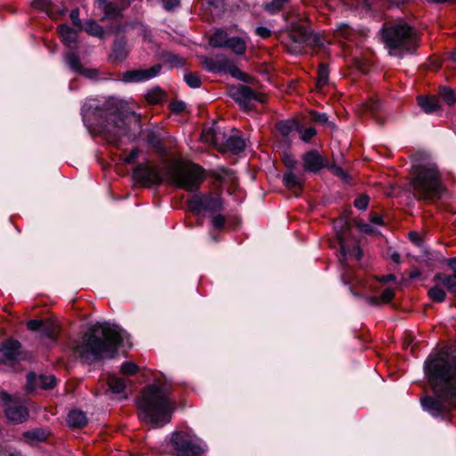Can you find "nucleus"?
Instances as JSON below:
<instances>
[{
	"instance_id": "25",
	"label": "nucleus",
	"mask_w": 456,
	"mask_h": 456,
	"mask_svg": "<svg viewBox=\"0 0 456 456\" xmlns=\"http://www.w3.org/2000/svg\"><path fill=\"white\" fill-rule=\"evenodd\" d=\"M418 103L426 113H434L440 110L438 100L435 97L419 96Z\"/></svg>"
},
{
	"instance_id": "8",
	"label": "nucleus",
	"mask_w": 456,
	"mask_h": 456,
	"mask_svg": "<svg viewBox=\"0 0 456 456\" xmlns=\"http://www.w3.org/2000/svg\"><path fill=\"white\" fill-rule=\"evenodd\" d=\"M289 41L284 43L291 53H301L305 45L322 46L323 44L319 35L312 34L307 27L292 24L289 34Z\"/></svg>"
},
{
	"instance_id": "6",
	"label": "nucleus",
	"mask_w": 456,
	"mask_h": 456,
	"mask_svg": "<svg viewBox=\"0 0 456 456\" xmlns=\"http://www.w3.org/2000/svg\"><path fill=\"white\" fill-rule=\"evenodd\" d=\"M411 188L419 200H433L442 190L440 175L435 165H414L411 169Z\"/></svg>"
},
{
	"instance_id": "62",
	"label": "nucleus",
	"mask_w": 456,
	"mask_h": 456,
	"mask_svg": "<svg viewBox=\"0 0 456 456\" xmlns=\"http://www.w3.org/2000/svg\"><path fill=\"white\" fill-rule=\"evenodd\" d=\"M338 240H339V245H340L342 254L344 256L350 254L349 250L346 247L344 240L342 239V237L340 235L338 236Z\"/></svg>"
},
{
	"instance_id": "37",
	"label": "nucleus",
	"mask_w": 456,
	"mask_h": 456,
	"mask_svg": "<svg viewBox=\"0 0 456 456\" xmlns=\"http://www.w3.org/2000/svg\"><path fill=\"white\" fill-rule=\"evenodd\" d=\"M329 80V69L328 67L322 63L318 69V77H317V87L322 88L325 85H327Z\"/></svg>"
},
{
	"instance_id": "26",
	"label": "nucleus",
	"mask_w": 456,
	"mask_h": 456,
	"mask_svg": "<svg viewBox=\"0 0 456 456\" xmlns=\"http://www.w3.org/2000/svg\"><path fill=\"white\" fill-rule=\"evenodd\" d=\"M127 53L126 43L118 41L114 44L110 58L112 61L121 62L126 58Z\"/></svg>"
},
{
	"instance_id": "55",
	"label": "nucleus",
	"mask_w": 456,
	"mask_h": 456,
	"mask_svg": "<svg viewBox=\"0 0 456 456\" xmlns=\"http://www.w3.org/2000/svg\"><path fill=\"white\" fill-rule=\"evenodd\" d=\"M44 322L37 320H30L27 322V328L31 331H40Z\"/></svg>"
},
{
	"instance_id": "39",
	"label": "nucleus",
	"mask_w": 456,
	"mask_h": 456,
	"mask_svg": "<svg viewBox=\"0 0 456 456\" xmlns=\"http://www.w3.org/2000/svg\"><path fill=\"white\" fill-rule=\"evenodd\" d=\"M227 69L229 73L233 77H236L241 81L246 80L247 75L242 72L240 69H239L237 67L233 66L227 60H224V69Z\"/></svg>"
},
{
	"instance_id": "42",
	"label": "nucleus",
	"mask_w": 456,
	"mask_h": 456,
	"mask_svg": "<svg viewBox=\"0 0 456 456\" xmlns=\"http://www.w3.org/2000/svg\"><path fill=\"white\" fill-rule=\"evenodd\" d=\"M184 81L191 88H199L201 85V80L197 73L185 74Z\"/></svg>"
},
{
	"instance_id": "48",
	"label": "nucleus",
	"mask_w": 456,
	"mask_h": 456,
	"mask_svg": "<svg viewBox=\"0 0 456 456\" xmlns=\"http://www.w3.org/2000/svg\"><path fill=\"white\" fill-rule=\"evenodd\" d=\"M367 110L371 113H376L381 107V102L379 99H370L368 102L364 103Z\"/></svg>"
},
{
	"instance_id": "18",
	"label": "nucleus",
	"mask_w": 456,
	"mask_h": 456,
	"mask_svg": "<svg viewBox=\"0 0 456 456\" xmlns=\"http://www.w3.org/2000/svg\"><path fill=\"white\" fill-rule=\"evenodd\" d=\"M448 265L452 269V273H437L435 275L434 280L444 285L449 292L456 293V258L449 259Z\"/></svg>"
},
{
	"instance_id": "11",
	"label": "nucleus",
	"mask_w": 456,
	"mask_h": 456,
	"mask_svg": "<svg viewBox=\"0 0 456 456\" xmlns=\"http://www.w3.org/2000/svg\"><path fill=\"white\" fill-rule=\"evenodd\" d=\"M188 208L192 212L200 213L206 210L215 213L224 209V200L221 197L212 194H196L189 200Z\"/></svg>"
},
{
	"instance_id": "22",
	"label": "nucleus",
	"mask_w": 456,
	"mask_h": 456,
	"mask_svg": "<svg viewBox=\"0 0 456 456\" xmlns=\"http://www.w3.org/2000/svg\"><path fill=\"white\" fill-rule=\"evenodd\" d=\"M67 422L71 428H80L87 424V417L85 412L78 410H73L69 412Z\"/></svg>"
},
{
	"instance_id": "19",
	"label": "nucleus",
	"mask_w": 456,
	"mask_h": 456,
	"mask_svg": "<svg viewBox=\"0 0 456 456\" xmlns=\"http://www.w3.org/2000/svg\"><path fill=\"white\" fill-rule=\"evenodd\" d=\"M9 363L15 362L20 354V343L14 339H9L0 346Z\"/></svg>"
},
{
	"instance_id": "15",
	"label": "nucleus",
	"mask_w": 456,
	"mask_h": 456,
	"mask_svg": "<svg viewBox=\"0 0 456 456\" xmlns=\"http://www.w3.org/2000/svg\"><path fill=\"white\" fill-rule=\"evenodd\" d=\"M232 98L241 107L248 108L252 100L263 102V95L256 94L249 86L240 85L230 91Z\"/></svg>"
},
{
	"instance_id": "58",
	"label": "nucleus",
	"mask_w": 456,
	"mask_h": 456,
	"mask_svg": "<svg viewBox=\"0 0 456 456\" xmlns=\"http://www.w3.org/2000/svg\"><path fill=\"white\" fill-rule=\"evenodd\" d=\"M70 19L73 24L77 27H82L81 20L79 19V11L78 9H74L70 12Z\"/></svg>"
},
{
	"instance_id": "63",
	"label": "nucleus",
	"mask_w": 456,
	"mask_h": 456,
	"mask_svg": "<svg viewBox=\"0 0 456 456\" xmlns=\"http://www.w3.org/2000/svg\"><path fill=\"white\" fill-rule=\"evenodd\" d=\"M370 221L375 224H382V217L381 216L378 214H370Z\"/></svg>"
},
{
	"instance_id": "10",
	"label": "nucleus",
	"mask_w": 456,
	"mask_h": 456,
	"mask_svg": "<svg viewBox=\"0 0 456 456\" xmlns=\"http://www.w3.org/2000/svg\"><path fill=\"white\" fill-rule=\"evenodd\" d=\"M170 444L175 456L199 455L204 451L200 441L185 431L174 432Z\"/></svg>"
},
{
	"instance_id": "47",
	"label": "nucleus",
	"mask_w": 456,
	"mask_h": 456,
	"mask_svg": "<svg viewBox=\"0 0 456 456\" xmlns=\"http://www.w3.org/2000/svg\"><path fill=\"white\" fill-rule=\"evenodd\" d=\"M32 6L35 9L48 12L50 11L51 2L50 0H34Z\"/></svg>"
},
{
	"instance_id": "30",
	"label": "nucleus",
	"mask_w": 456,
	"mask_h": 456,
	"mask_svg": "<svg viewBox=\"0 0 456 456\" xmlns=\"http://www.w3.org/2000/svg\"><path fill=\"white\" fill-rule=\"evenodd\" d=\"M102 2L103 4V11H104V14H105L104 16L110 17V18L120 16L121 12L127 5V4H123L122 7H119L117 4H112V3H108L105 0H102Z\"/></svg>"
},
{
	"instance_id": "35",
	"label": "nucleus",
	"mask_w": 456,
	"mask_h": 456,
	"mask_svg": "<svg viewBox=\"0 0 456 456\" xmlns=\"http://www.w3.org/2000/svg\"><path fill=\"white\" fill-rule=\"evenodd\" d=\"M202 65L208 71H221L224 69V60L214 61L212 59L205 58L202 61Z\"/></svg>"
},
{
	"instance_id": "14",
	"label": "nucleus",
	"mask_w": 456,
	"mask_h": 456,
	"mask_svg": "<svg viewBox=\"0 0 456 456\" xmlns=\"http://www.w3.org/2000/svg\"><path fill=\"white\" fill-rule=\"evenodd\" d=\"M135 179L144 184H159L166 179L165 174L162 175L159 170L147 165H138L134 170Z\"/></svg>"
},
{
	"instance_id": "24",
	"label": "nucleus",
	"mask_w": 456,
	"mask_h": 456,
	"mask_svg": "<svg viewBox=\"0 0 456 456\" xmlns=\"http://www.w3.org/2000/svg\"><path fill=\"white\" fill-rule=\"evenodd\" d=\"M59 34L62 42L69 47H73L77 38L76 30L67 25H61L59 27Z\"/></svg>"
},
{
	"instance_id": "33",
	"label": "nucleus",
	"mask_w": 456,
	"mask_h": 456,
	"mask_svg": "<svg viewBox=\"0 0 456 456\" xmlns=\"http://www.w3.org/2000/svg\"><path fill=\"white\" fill-rule=\"evenodd\" d=\"M84 29L89 35L102 38L104 37V30L102 26L93 20H86L84 25Z\"/></svg>"
},
{
	"instance_id": "51",
	"label": "nucleus",
	"mask_w": 456,
	"mask_h": 456,
	"mask_svg": "<svg viewBox=\"0 0 456 456\" xmlns=\"http://www.w3.org/2000/svg\"><path fill=\"white\" fill-rule=\"evenodd\" d=\"M211 223L215 229H221L225 224V217L221 214L216 215L213 216Z\"/></svg>"
},
{
	"instance_id": "59",
	"label": "nucleus",
	"mask_w": 456,
	"mask_h": 456,
	"mask_svg": "<svg viewBox=\"0 0 456 456\" xmlns=\"http://www.w3.org/2000/svg\"><path fill=\"white\" fill-rule=\"evenodd\" d=\"M255 32L262 38H267L271 36V30L265 27H257Z\"/></svg>"
},
{
	"instance_id": "34",
	"label": "nucleus",
	"mask_w": 456,
	"mask_h": 456,
	"mask_svg": "<svg viewBox=\"0 0 456 456\" xmlns=\"http://www.w3.org/2000/svg\"><path fill=\"white\" fill-rule=\"evenodd\" d=\"M164 62L168 65L169 68H179L184 65L185 60L177 54L168 53L164 55Z\"/></svg>"
},
{
	"instance_id": "32",
	"label": "nucleus",
	"mask_w": 456,
	"mask_h": 456,
	"mask_svg": "<svg viewBox=\"0 0 456 456\" xmlns=\"http://www.w3.org/2000/svg\"><path fill=\"white\" fill-rule=\"evenodd\" d=\"M108 385L113 393L120 394L126 388V380L122 378L111 375L108 379Z\"/></svg>"
},
{
	"instance_id": "12",
	"label": "nucleus",
	"mask_w": 456,
	"mask_h": 456,
	"mask_svg": "<svg viewBox=\"0 0 456 456\" xmlns=\"http://www.w3.org/2000/svg\"><path fill=\"white\" fill-rule=\"evenodd\" d=\"M1 397L4 401L5 415L7 419L15 424L24 422L28 417V411L27 408L19 401L14 400L5 392L1 393Z\"/></svg>"
},
{
	"instance_id": "4",
	"label": "nucleus",
	"mask_w": 456,
	"mask_h": 456,
	"mask_svg": "<svg viewBox=\"0 0 456 456\" xmlns=\"http://www.w3.org/2000/svg\"><path fill=\"white\" fill-rule=\"evenodd\" d=\"M139 419L154 428H159L171 420L174 404L167 389L152 384L142 389L137 399Z\"/></svg>"
},
{
	"instance_id": "50",
	"label": "nucleus",
	"mask_w": 456,
	"mask_h": 456,
	"mask_svg": "<svg viewBox=\"0 0 456 456\" xmlns=\"http://www.w3.org/2000/svg\"><path fill=\"white\" fill-rule=\"evenodd\" d=\"M369 197L367 195H362L354 200V207L358 209L363 210L368 207Z\"/></svg>"
},
{
	"instance_id": "41",
	"label": "nucleus",
	"mask_w": 456,
	"mask_h": 456,
	"mask_svg": "<svg viewBox=\"0 0 456 456\" xmlns=\"http://www.w3.org/2000/svg\"><path fill=\"white\" fill-rule=\"evenodd\" d=\"M66 62L69 67L76 72H81L82 67L77 55L74 53H70L66 57Z\"/></svg>"
},
{
	"instance_id": "57",
	"label": "nucleus",
	"mask_w": 456,
	"mask_h": 456,
	"mask_svg": "<svg viewBox=\"0 0 456 456\" xmlns=\"http://www.w3.org/2000/svg\"><path fill=\"white\" fill-rule=\"evenodd\" d=\"M138 154H139V150L137 148H134L131 151V152L127 156L124 157L122 159L126 164L133 163L135 160V159L138 157Z\"/></svg>"
},
{
	"instance_id": "49",
	"label": "nucleus",
	"mask_w": 456,
	"mask_h": 456,
	"mask_svg": "<svg viewBox=\"0 0 456 456\" xmlns=\"http://www.w3.org/2000/svg\"><path fill=\"white\" fill-rule=\"evenodd\" d=\"M283 164L288 168V171H293L296 167L297 161L291 155L286 154L282 159Z\"/></svg>"
},
{
	"instance_id": "17",
	"label": "nucleus",
	"mask_w": 456,
	"mask_h": 456,
	"mask_svg": "<svg viewBox=\"0 0 456 456\" xmlns=\"http://www.w3.org/2000/svg\"><path fill=\"white\" fill-rule=\"evenodd\" d=\"M56 385V379L53 375H39L28 373L27 376V387L33 390L37 387L43 389L53 388Z\"/></svg>"
},
{
	"instance_id": "64",
	"label": "nucleus",
	"mask_w": 456,
	"mask_h": 456,
	"mask_svg": "<svg viewBox=\"0 0 456 456\" xmlns=\"http://www.w3.org/2000/svg\"><path fill=\"white\" fill-rule=\"evenodd\" d=\"M390 258L395 262V263H399L400 262V254L396 251H393L391 254H390Z\"/></svg>"
},
{
	"instance_id": "53",
	"label": "nucleus",
	"mask_w": 456,
	"mask_h": 456,
	"mask_svg": "<svg viewBox=\"0 0 456 456\" xmlns=\"http://www.w3.org/2000/svg\"><path fill=\"white\" fill-rule=\"evenodd\" d=\"M311 118L318 123L325 124L328 122V116L325 113H320L317 111H311L310 112Z\"/></svg>"
},
{
	"instance_id": "13",
	"label": "nucleus",
	"mask_w": 456,
	"mask_h": 456,
	"mask_svg": "<svg viewBox=\"0 0 456 456\" xmlns=\"http://www.w3.org/2000/svg\"><path fill=\"white\" fill-rule=\"evenodd\" d=\"M162 66L156 64L149 69H131L125 71L121 80L126 83H140L148 81L157 77L161 71Z\"/></svg>"
},
{
	"instance_id": "38",
	"label": "nucleus",
	"mask_w": 456,
	"mask_h": 456,
	"mask_svg": "<svg viewBox=\"0 0 456 456\" xmlns=\"http://www.w3.org/2000/svg\"><path fill=\"white\" fill-rule=\"evenodd\" d=\"M289 0H272L265 4V10L271 14L280 12Z\"/></svg>"
},
{
	"instance_id": "29",
	"label": "nucleus",
	"mask_w": 456,
	"mask_h": 456,
	"mask_svg": "<svg viewBox=\"0 0 456 456\" xmlns=\"http://www.w3.org/2000/svg\"><path fill=\"white\" fill-rule=\"evenodd\" d=\"M229 38L224 30H217L211 36L209 44L213 47H226Z\"/></svg>"
},
{
	"instance_id": "54",
	"label": "nucleus",
	"mask_w": 456,
	"mask_h": 456,
	"mask_svg": "<svg viewBox=\"0 0 456 456\" xmlns=\"http://www.w3.org/2000/svg\"><path fill=\"white\" fill-rule=\"evenodd\" d=\"M330 170L337 176H338L339 178H341L342 180H345L346 181L347 178H348V175L346 174V172L340 167L338 166H331L329 167Z\"/></svg>"
},
{
	"instance_id": "52",
	"label": "nucleus",
	"mask_w": 456,
	"mask_h": 456,
	"mask_svg": "<svg viewBox=\"0 0 456 456\" xmlns=\"http://www.w3.org/2000/svg\"><path fill=\"white\" fill-rule=\"evenodd\" d=\"M395 296V292L391 289H386L382 291V293L379 296V301L381 303H388L390 302Z\"/></svg>"
},
{
	"instance_id": "28",
	"label": "nucleus",
	"mask_w": 456,
	"mask_h": 456,
	"mask_svg": "<svg viewBox=\"0 0 456 456\" xmlns=\"http://www.w3.org/2000/svg\"><path fill=\"white\" fill-rule=\"evenodd\" d=\"M277 129L284 137H288L294 131L299 130V125L295 120H282L277 123Z\"/></svg>"
},
{
	"instance_id": "20",
	"label": "nucleus",
	"mask_w": 456,
	"mask_h": 456,
	"mask_svg": "<svg viewBox=\"0 0 456 456\" xmlns=\"http://www.w3.org/2000/svg\"><path fill=\"white\" fill-rule=\"evenodd\" d=\"M334 37L339 42L353 41L356 37V31L347 23H339L334 30Z\"/></svg>"
},
{
	"instance_id": "60",
	"label": "nucleus",
	"mask_w": 456,
	"mask_h": 456,
	"mask_svg": "<svg viewBox=\"0 0 456 456\" xmlns=\"http://www.w3.org/2000/svg\"><path fill=\"white\" fill-rule=\"evenodd\" d=\"M186 108V105L183 102H175L171 104V110L175 113H181Z\"/></svg>"
},
{
	"instance_id": "46",
	"label": "nucleus",
	"mask_w": 456,
	"mask_h": 456,
	"mask_svg": "<svg viewBox=\"0 0 456 456\" xmlns=\"http://www.w3.org/2000/svg\"><path fill=\"white\" fill-rule=\"evenodd\" d=\"M297 132L300 133V138L305 142H308L316 134L315 128L312 126L307 127L305 130H301L299 127Z\"/></svg>"
},
{
	"instance_id": "40",
	"label": "nucleus",
	"mask_w": 456,
	"mask_h": 456,
	"mask_svg": "<svg viewBox=\"0 0 456 456\" xmlns=\"http://www.w3.org/2000/svg\"><path fill=\"white\" fill-rule=\"evenodd\" d=\"M163 97L164 94L160 88H154L146 94V100L151 104L159 103L162 101Z\"/></svg>"
},
{
	"instance_id": "27",
	"label": "nucleus",
	"mask_w": 456,
	"mask_h": 456,
	"mask_svg": "<svg viewBox=\"0 0 456 456\" xmlns=\"http://www.w3.org/2000/svg\"><path fill=\"white\" fill-rule=\"evenodd\" d=\"M145 136L148 143L158 152L164 151L160 135L158 131L148 129L145 131Z\"/></svg>"
},
{
	"instance_id": "36",
	"label": "nucleus",
	"mask_w": 456,
	"mask_h": 456,
	"mask_svg": "<svg viewBox=\"0 0 456 456\" xmlns=\"http://www.w3.org/2000/svg\"><path fill=\"white\" fill-rule=\"evenodd\" d=\"M439 282H437L433 288L428 290L429 297L436 302H443L445 299V292L440 287Z\"/></svg>"
},
{
	"instance_id": "9",
	"label": "nucleus",
	"mask_w": 456,
	"mask_h": 456,
	"mask_svg": "<svg viewBox=\"0 0 456 456\" xmlns=\"http://www.w3.org/2000/svg\"><path fill=\"white\" fill-rule=\"evenodd\" d=\"M203 142L216 147L225 146L233 153H239L245 148V142L240 136H229L222 133L218 128H205L201 134Z\"/></svg>"
},
{
	"instance_id": "56",
	"label": "nucleus",
	"mask_w": 456,
	"mask_h": 456,
	"mask_svg": "<svg viewBox=\"0 0 456 456\" xmlns=\"http://www.w3.org/2000/svg\"><path fill=\"white\" fill-rule=\"evenodd\" d=\"M162 2L167 11H173L180 5V0H162Z\"/></svg>"
},
{
	"instance_id": "7",
	"label": "nucleus",
	"mask_w": 456,
	"mask_h": 456,
	"mask_svg": "<svg viewBox=\"0 0 456 456\" xmlns=\"http://www.w3.org/2000/svg\"><path fill=\"white\" fill-rule=\"evenodd\" d=\"M383 38L392 55L411 53L418 47L419 38L416 30L403 21L385 28Z\"/></svg>"
},
{
	"instance_id": "2",
	"label": "nucleus",
	"mask_w": 456,
	"mask_h": 456,
	"mask_svg": "<svg viewBox=\"0 0 456 456\" xmlns=\"http://www.w3.org/2000/svg\"><path fill=\"white\" fill-rule=\"evenodd\" d=\"M96 110V124L110 143L118 144L123 138L128 141L136 138L141 129L140 116L130 110L126 102L111 98Z\"/></svg>"
},
{
	"instance_id": "5",
	"label": "nucleus",
	"mask_w": 456,
	"mask_h": 456,
	"mask_svg": "<svg viewBox=\"0 0 456 456\" xmlns=\"http://www.w3.org/2000/svg\"><path fill=\"white\" fill-rule=\"evenodd\" d=\"M165 176L169 184L187 191H197L205 178L199 165L182 160L169 163L165 168Z\"/></svg>"
},
{
	"instance_id": "43",
	"label": "nucleus",
	"mask_w": 456,
	"mask_h": 456,
	"mask_svg": "<svg viewBox=\"0 0 456 456\" xmlns=\"http://www.w3.org/2000/svg\"><path fill=\"white\" fill-rule=\"evenodd\" d=\"M440 95L448 105H452L456 102V95L454 92L450 88H443L441 90Z\"/></svg>"
},
{
	"instance_id": "16",
	"label": "nucleus",
	"mask_w": 456,
	"mask_h": 456,
	"mask_svg": "<svg viewBox=\"0 0 456 456\" xmlns=\"http://www.w3.org/2000/svg\"><path fill=\"white\" fill-rule=\"evenodd\" d=\"M303 167L305 171L316 173L322 168L328 167V162L315 150L309 151L302 156Z\"/></svg>"
},
{
	"instance_id": "31",
	"label": "nucleus",
	"mask_w": 456,
	"mask_h": 456,
	"mask_svg": "<svg viewBox=\"0 0 456 456\" xmlns=\"http://www.w3.org/2000/svg\"><path fill=\"white\" fill-rule=\"evenodd\" d=\"M246 46L245 40L238 37H230L226 45L236 54H242L246 50Z\"/></svg>"
},
{
	"instance_id": "23",
	"label": "nucleus",
	"mask_w": 456,
	"mask_h": 456,
	"mask_svg": "<svg viewBox=\"0 0 456 456\" xmlns=\"http://www.w3.org/2000/svg\"><path fill=\"white\" fill-rule=\"evenodd\" d=\"M59 329L56 323L51 321H45L39 331L40 339L49 338L54 342L58 336Z\"/></svg>"
},
{
	"instance_id": "61",
	"label": "nucleus",
	"mask_w": 456,
	"mask_h": 456,
	"mask_svg": "<svg viewBox=\"0 0 456 456\" xmlns=\"http://www.w3.org/2000/svg\"><path fill=\"white\" fill-rule=\"evenodd\" d=\"M357 227L360 229V231L364 232H371L372 227L370 224L363 223L362 221L357 223Z\"/></svg>"
},
{
	"instance_id": "44",
	"label": "nucleus",
	"mask_w": 456,
	"mask_h": 456,
	"mask_svg": "<svg viewBox=\"0 0 456 456\" xmlns=\"http://www.w3.org/2000/svg\"><path fill=\"white\" fill-rule=\"evenodd\" d=\"M138 370V367L135 363H134L133 362H125L122 363L121 367H120V371L121 373L125 374V375H134L137 372Z\"/></svg>"
},
{
	"instance_id": "45",
	"label": "nucleus",
	"mask_w": 456,
	"mask_h": 456,
	"mask_svg": "<svg viewBox=\"0 0 456 456\" xmlns=\"http://www.w3.org/2000/svg\"><path fill=\"white\" fill-rule=\"evenodd\" d=\"M24 436L32 441H44L46 439L45 432L39 429L28 431L24 433Z\"/></svg>"
},
{
	"instance_id": "1",
	"label": "nucleus",
	"mask_w": 456,
	"mask_h": 456,
	"mask_svg": "<svg viewBox=\"0 0 456 456\" xmlns=\"http://www.w3.org/2000/svg\"><path fill=\"white\" fill-rule=\"evenodd\" d=\"M424 370L435 395L424 397L422 406L431 415L441 416L456 404V357L430 356L425 362Z\"/></svg>"
},
{
	"instance_id": "3",
	"label": "nucleus",
	"mask_w": 456,
	"mask_h": 456,
	"mask_svg": "<svg viewBox=\"0 0 456 456\" xmlns=\"http://www.w3.org/2000/svg\"><path fill=\"white\" fill-rule=\"evenodd\" d=\"M121 342L118 327L104 322L94 325L75 342L73 349L83 362L90 364L102 357H113Z\"/></svg>"
},
{
	"instance_id": "21",
	"label": "nucleus",
	"mask_w": 456,
	"mask_h": 456,
	"mask_svg": "<svg viewBox=\"0 0 456 456\" xmlns=\"http://www.w3.org/2000/svg\"><path fill=\"white\" fill-rule=\"evenodd\" d=\"M282 183L288 189H301L304 184V177L302 175H297L293 171H287L283 174Z\"/></svg>"
}]
</instances>
